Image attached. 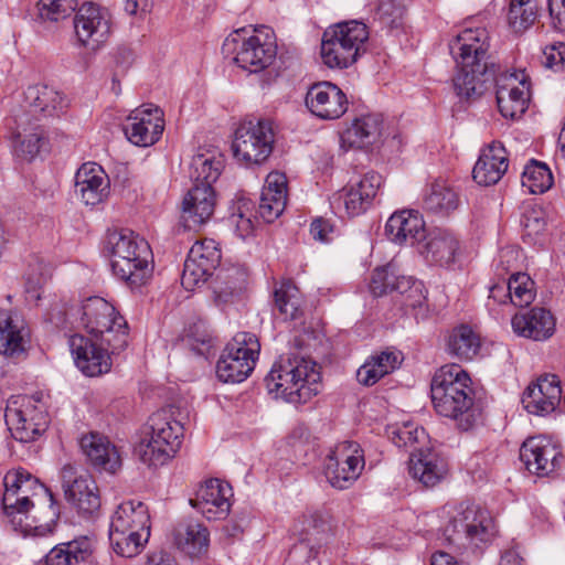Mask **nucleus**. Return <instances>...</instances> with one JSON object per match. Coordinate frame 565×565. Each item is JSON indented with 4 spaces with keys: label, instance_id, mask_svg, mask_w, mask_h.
I'll return each mask as SVG.
<instances>
[{
    "label": "nucleus",
    "instance_id": "obj_1",
    "mask_svg": "<svg viewBox=\"0 0 565 565\" xmlns=\"http://www.w3.org/2000/svg\"><path fill=\"white\" fill-rule=\"evenodd\" d=\"M3 484L2 508L12 529L23 536L51 534L58 518L51 492L24 470L9 471Z\"/></svg>",
    "mask_w": 565,
    "mask_h": 565
},
{
    "label": "nucleus",
    "instance_id": "obj_2",
    "mask_svg": "<svg viewBox=\"0 0 565 565\" xmlns=\"http://www.w3.org/2000/svg\"><path fill=\"white\" fill-rule=\"evenodd\" d=\"M434 409L456 422L461 430L471 429L480 418L469 374L458 364H446L434 375L430 384Z\"/></svg>",
    "mask_w": 565,
    "mask_h": 565
},
{
    "label": "nucleus",
    "instance_id": "obj_3",
    "mask_svg": "<svg viewBox=\"0 0 565 565\" xmlns=\"http://www.w3.org/2000/svg\"><path fill=\"white\" fill-rule=\"evenodd\" d=\"M268 393L291 404H305L322 388L319 365L302 356L275 363L265 379Z\"/></svg>",
    "mask_w": 565,
    "mask_h": 565
},
{
    "label": "nucleus",
    "instance_id": "obj_4",
    "mask_svg": "<svg viewBox=\"0 0 565 565\" xmlns=\"http://www.w3.org/2000/svg\"><path fill=\"white\" fill-rule=\"evenodd\" d=\"M74 315L90 338L105 343L110 348L111 353H119L127 348L129 340L127 321L115 306L104 298H87Z\"/></svg>",
    "mask_w": 565,
    "mask_h": 565
},
{
    "label": "nucleus",
    "instance_id": "obj_5",
    "mask_svg": "<svg viewBox=\"0 0 565 565\" xmlns=\"http://www.w3.org/2000/svg\"><path fill=\"white\" fill-rule=\"evenodd\" d=\"M113 273L131 287H139L151 277V249L147 241L131 231L114 232L108 236Z\"/></svg>",
    "mask_w": 565,
    "mask_h": 565
},
{
    "label": "nucleus",
    "instance_id": "obj_6",
    "mask_svg": "<svg viewBox=\"0 0 565 565\" xmlns=\"http://www.w3.org/2000/svg\"><path fill=\"white\" fill-rule=\"evenodd\" d=\"M367 26L360 21H343L327 28L322 34L320 55L329 68L343 70L365 52Z\"/></svg>",
    "mask_w": 565,
    "mask_h": 565
},
{
    "label": "nucleus",
    "instance_id": "obj_7",
    "mask_svg": "<svg viewBox=\"0 0 565 565\" xmlns=\"http://www.w3.org/2000/svg\"><path fill=\"white\" fill-rule=\"evenodd\" d=\"M223 51L233 55L234 63L241 68L258 73L274 63L277 43L268 29H238L225 39Z\"/></svg>",
    "mask_w": 565,
    "mask_h": 565
},
{
    "label": "nucleus",
    "instance_id": "obj_8",
    "mask_svg": "<svg viewBox=\"0 0 565 565\" xmlns=\"http://www.w3.org/2000/svg\"><path fill=\"white\" fill-rule=\"evenodd\" d=\"M149 438L142 440L136 451L148 466H163L171 460L182 445L184 428L174 417L172 407L163 408L150 417Z\"/></svg>",
    "mask_w": 565,
    "mask_h": 565
},
{
    "label": "nucleus",
    "instance_id": "obj_9",
    "mask_svg": "<svg viewBox=\"0 0 565 565\" xmlns=\"http://www.w3.org/2000/svg\"><path fill=\"white\" fill-rule=\"evenodd\" d=\"M495 533V524L490 513L473 504L455 508L445 526L449 543L465 548L481 547L490 543Z\"/></svg>",
    "mask_w": 565,
    "mask_h": 565
},
{
    "label": "nucleus",
    "instance_id": "obj_10",
    "mask_svg": "<svg viewBox=\"0 0 565 565\" xmlns=\"http://www.w3.org/2000/svg\"><path fill=\"white\" fill-rule=\"evenodd\" d=\"M6 423L14 439L30 443L49 427L50 416L42 394L11 396L6 407Z\"/></svg>",
    "mask_w": 565,
    "mask_h": 565
},
{
    "label": "nucleus",
    "instance_id": "obj_11",
    "mask_svg": "<svg viewBox=\"0 0 565 565\" xmlns=\"http://www.w3.org/2000/svg\"><path fill=\"white\" fill-rule=\"evenodd\" d=\"M274 141L275 136L269 121H243L234 132L233 156L246 167L259 166L271 154Z\"/></svg>",
    "mask_w": 565,
    "mask_h": 565
},
{
    "label": "nucleus",
    "instance_id": "obj_12",
    "mask_svg": "<svg viewBox=\"0 0 565 565\" xmlns=\"http://www.w3.org/2000/svg\"><path fill=\"white\" fill-rule=\"evenodd\" d=\"M260 344L255 334L238 332L227 344L216 365V374L224 383H241L254 370Z\"/></svg>",
    "mask_w": 565,
    "mask_h": 565
},
{
    "label": "nucleus",
    "instance_id": "obj_13",
    "mask_svg": "<svg viewBox=\"0 0 565 565\" xmlns=\"http://www.w3.org/2000/svg\"><path fill=\"white\" fill-rule=\"evenodd\" d=\"M364 468V457L355 441L339 443L324 461V476L335 489H348L360 477Z\"/></svg>",
    "mask_w": 565,
    "mask_h": 565
},
{
    "label": "nucleus",
    "instance_id": "obj_14",
    "mask_svg": "<svg viewBox=\"0 0 565 565\" xmlns=\"http://www.w3.org/2000/svg\"><path fill=\"white\" fill-rule=\"evenodd\" d=\"M73 24L77 42L89 51L102 49L111 35L110 14L93 2L78 8Z\"/></svg>",
    "mask_w": 565,
    "mask_h": 565
},
{
    "label": "nucleus",
    "instance_id": "obj_15",
    "mask_svg": "<svg viewBox=\"0 0 565 565\" xmlns=\"http://www.w3.org/2000/svg\"><path fill=\"white\" fill-rule=\"evenodd\" d=\"M221 262V250L213 239L196 242L184 262L181 284L186 290H194L212 276Z\"/></svg>",
    "mask_w": 565,
    "mask_h": 565
},
{
    "label": "nucleus",
    "instance_id": "obj_16",
    "mask_svg": "<svg viewBox=\"0 0 565 565\" xmlns=\"http://www.w3.org/2000/svg\"><path fill=\"white\" fill-rule=\"evenodd\" d=\"M163 130V111L152 104L134 109L127 117L124 128L127 139L138 147L154 145L161 138Z\"/></svg>",
    "mask_w": 565,
    "mask_h": 565
},
{
    "label": "nucleus",
    "instance_id": "obj_17",
    "mask_svg": "<svg viewBox=\"0 0 565 565\" xmlns=\"http://www.w3.org/2000/svg\"><path fill=\"white\" fill-rule=\"evenodd\" d=\"M62 480L65 499L78 511L90 514L99 509V491L87 471L66 465L62 469Z\"/></svg>",
    "mask_w": 565,
    "mask_h": 565
},
{
    "label": "nucleus",
    "instance_id": "obj_18",
    "mask_svg": "<svg viewBox=\"0 0 565 565\" xmlns=\"http://www.w3.org/2000/svg\"><path fill=\"white\" fill-rule=\"evenodd\" d=\"M530 100V83L524 72L503 74L497 78V104L505 118L522 116Z\"/></svg>",
    "mask_w": 565,
    "mask_h": 565
},
{
    "label": "nucleus",
    "instance_id": "obj_19",
    "mask_svg": "<svg viewBox=\"0 0 565 565\" xmlns=\"http://www.w3.org/2000/svg\"><path fill=\"white\" fill-rule=\"evenodd\" d=\"M305 103L309 111L323 120H334L348 110V97L331 82L313 84L307 92Z\"/></svg>",
    "mask_w": 565,
    "mask_h": 565
},
{
    "label": "nucleus",
    "instance_id": "obj_20",
    "mask_svg": "<svg viewBox=\"0 0 565 565\" xmlns=\"http://www.w3.org/2000/svg\"><path fill=\"white\" fill-rule=\"evenodd\" d=\"M70 347L76 366L86 376H99L110 371V348L102 341L75 334L70 339Z\"/></svg>",
    "mask_w": 565,
    "mask_h": 565
},
{
    "label": "nucleus",
    "instance_id": "obj_21",
    "mask_svg": "<svg viewBox=\"0 0 565 565\" xmlns=\"http://www.w3.org/2000/svg\"><path fill=\"white\" fill-rule=\"evenodd\" d=\"M520 458L530 472L545 477L559 467L563 455L559 447L550 438L537 436L522 444Z\"/></svg>",
    "mask_w": 565,
    "mask_h": 565
},
{
    "label": "nucleus",
    "instance_id": "obj_22",
    "mask_svg": "<svg viewBox=\"0 0 565 565\" xmlns=\"http://www.w3.org/2000/svg\"><path fill=\"white\" fill-rule=\"evenodd\" d=\"M232 488L220 479L203 482L190 500L191 505L207 520H224L231 510Z\"/></svg>",
    "mask_w": 565,
    "mask_h": 565
},
{
    "label": "nucleus",
    "instance_id": "obj_23",
    "mask_svg": "<svg viewBox=\"0 0 565 565\" xmlns=\"http://www.w3.org/2000/svg\"><path fill=\"white\" fill-rule=\"evenodd\" d=\"M562 398L561 381L555 374H546L529 384L522 395L527 413L545 416L555 411Z\"/></svg>",
    "mask_w": 565,
    "mask_h": 565
},
{
    "label": "nucleus",
    "instance_id": "obj_24",
    "mask_svg": "<svg viewBox=\"0 0 565 565\" xmlns=\"http://www.w3.org/2000/svg\"><path fill=\"white\" fill-rule=\"evenodd\" d=\"M449 49L457 65H477V72L482 64H488V33L483 28L465 29L450 42Z\"/></svg>",
    "mask_w": 565,
    "mask_h": 565
},
{
    "label": "nucleus",
    "instance_id": "obj_25",
    "mask_svg": "<svg viewBox=\"0 0 565 565\" xmlns=\"http://www.w3.org/2000/svg\"><path fill=\"white\" fill-rule=\"evenodd\" d=\"M216 194L213 186L193 185L184 195L181 205V222L188 230H198L213 215Z\"/></svg>",
    "mask_w": 565,
    "mask_h": 565
},
{
    "label": "nucleus",
    "instance_id": "obj_26",
    "mask_svg": "<svg viewBox=\"0 0 565 565\" xmlns=\"http://www.w3.org/2000/svg\"><path fill=\"white\" fill-rule=\"evenodd\" d=\"M513 332L524 339L543 342L551 339L556 331V319L542 307L515 313L511 319Z\"/></svg>",
    "mask_w": 565,
    "mask_h": 565
},
{
    "label": "nucleus",
    "instance_id": "obj_27",
    "mask_svg": "<svg viewBox=\"0 0 565 565\" xmlns=\"http://www.w3.org/2000/svg\"><path fill=\"white\" fill-rule=\"evenodd\" d=\"M109 178L95 162L83 163L75 174V193L86 205H97L109 195Z\"/></svg>",
    "mask_w": 565,
    "mask_h": 565
},
{
    "label": "nucleus",
    "instance_id": "obj_28",
    "mask_svg": "<svg viewBox=\"0 0 565 565\" xmlns=\"http://www.w3.org/2000/svg\"><path fill=\"white\" fill-rule=\"evenodd\" d=\"M384 120L381 115L369 114L355 118L343 131L341 142L348 149H369L382 142Z\"/></svg>",
    "mask_w": 565,
    "mask_h": 565
},
{
    "label": "nucleus",
    "instance_id": "obj_29",
    "mask_svg": "<svg viewBox=\"0 0 565 565\" xmlns=\"http://www.w3.org/2000/svg\"><path fill=\"white\" fill-rule=\"evenodd\" d=\"M385 233L388 239L396 244L414 246L426 238L425 222L418 211L402 210L388 217Z\"/></svg>",
    "mask_w": 565,
    "mask_h": 565
},
{
    "label": "nucleus",
    "instance_id": "obj_30",
    "mask_svg": "<svg viewBox=\"0 0 565 565\" xmlns=\"http://www.w3.org/2000/svg\"><path fill=\"white\" fill-rule=\"evenodd\" d=\"M508 167L509 158L505 148L501 142L493 141L481 151L473 167L472 177L481 185H492L502 179Z\"/></svg>",
    "mask_w": 565,
    "mask_h": 565
},
{
    "label": "nucleus",
    "instance_id": "obj_31",
    "mask_svg": "<svg viewBox=\"0 0 565 565\" xmlns=\"http://www.w3.org/2000/svg\"><path fill=\"white\" fill-rule=\"evenodd\" d=\"M409 476L430 488L438 484L448 472V465L444 457L431 449L414 451L408 460Z\"/></svg>",
    "mask_w": 565,
    "mask_h": 565
},
{
    "label": "nucleus",
    "instance_id": "obj_32",
    "mask_svg": "<svg viewBox=\"0 0 565 565\" xmlns=\"http://www.w3.org/2000/svg\"><path fill=\"white\" fill-rule=\"evenodd\" d=\"M287 202V178L282 172L271 171L265 179L258 213L265 222H274L281 215Z\"/></svg>",
    "mask_w": 565,
    "mask_h": 565
},
{
    "label": "nucleus",
    "instance_id": "obj_33",
    "mask_svg": "<svg viewBox=\"0 0 565 565\" xmlns=\"http://www.w3.org/2000/svg\"><path fill=\"white\" fill-rule=\"evenodd\" d=\"M420 253L426 260L439 265L449 266L461 256V245L457 236L446 230H436L427 237Z\"/></svg>",
    "mask_w": 565,
    "mask_h": 565
},
{
    "label": "nucleus",
    "instance_id": "obj_34",
    "mask_svg": "<svg viewBox=\"0 0 565 565\" xmlns=\"http://www.w3.org/2000/svg\"><path fill=\"white\" fill-rule=\"evenodd\" d=\"M81 447L92 465L100 470L114 473L121 466L118 449L100 434L90 433L82 437Z\"/></svg>",
    "mask_w": 565,
    "mask_h": 565
},
{
    "label": "nucleus",
    "instance_id": "obj_35",
    "mask_svg": "<svg viewBox=\"0 0 565 565\" xmlns=\"http://www.w3.org/2000/svg\"><path fill=\"white\" fill-rule=\"evenodd\" d=\"M25 322L15 311H0V353L12 356L24 351Z\"/></svg>",
    "mask_w": 565,
    "mask_h": 565
},
{
    "label": "nucleus",
    "instance_id": "obj_36",
    "mask_svg": "<svg viewBox=\"0 0 565 565\" xmlns=\"http://www.w3.org/2000/svg\"><path fill=\"white\" fill-rule=\"evenodd\" d=\"M402 354L395 351H382L371 355L358 370L356 379L365 386H372L385 375L394 372L402 363Z\"/></svg>",
    "mask_w": 565,
    "mask_h": 565
},
{
    "label": "nucleus",
    "instance_id": "obj_37",
    "mask_svg": "<svg viewBox=\"0 0 565 565\" xmlns=\"http://www.w3.org/2000/svg\"><path fill=\"white\" fill-rule=\"evenodd\" d=\"M25 99L33 113H40L44 117L58 115L67 106L65 97L47 85L28 87Z\"/></svg>",
    "mask_w": 565,
    "mask_h": 565
},
{
    "label": "nucleus",
    "instance_id": "obj_38",
    "mask_svg": "<svg viewBox=\"0 0 565 565\" xmlns=\"http://www.w3.org/2000/svg\"><path fill=\"white\" fill-rule=\"evenodd\" d=\"M480 349V335L467 324L454 328L447 338L448 353L459 361H471Z\"/></svg>",
    "mask_w": 565,
    "mask_h": 565
},
{
    "label": "nucleus",
    "instance_id": "obj_39",
    "mask_svg": "<svg viewBox=\"0 0 565 565\" xmlns=\"http://www.w3.org/2000/svg\"><path fill=\"white\" fill-rule=\"evenodd\" d=\"M175 545L190 556H199L207 551L210 534L200 523H181L173 531Z\"/></svg>",
    "mask_w": 565,
    "mask_h": 565
},
{
    "label": "nucleus",
    "instance_id": "obj_40",
    "mask_svg": "<svg viewBox=\"0 0 565 565\" xmlns=\"http://www.w3.org/2000/svg\"><path fill=\"white\" fill-rule=\"evenodd\" d=\"M150 527L148 508L140 501H125L114 511L109 531Z\"/></svg>",
    "mask_w": 565,
    "mask_h": 565
},
{
    "label": "nucleus",
    "instance_id": "obj_41",
    "mask_svg": "<svg viewBox=\"0 0 565 565\" xmlns=\"http://www.w3.org/2000/svg\"><path fill=\"white\" fill-rule=\"evenodd\" d=\"M150 537V527L109 531L113 551L121 557H135L141 553Z\"/></svg>",
    "mask_w": 565,
    "mask_h": 565
},
{
    "label": "nucleus",
    "instance_id": "obj_42",
    "mask_svg": "<svg viewBox=\"0 0 565 565\" xmlns=\"http://www.w3.org/2000/svg\"><path fill=\"white\" fill-rule=\"evenodd\" d=\"M458 72L454 77V86L459 96L469 98L473 95H481L484 84L491 79L493 71L488 64H482V70L477 72V65H457Z\"/></svg>",
    "mask_w": 565,
    "mask_h": 565
},
{
    "label": "nucleus",
    "instance_id": "obj_43",
    "mask_svg": "<svg viewBox=\"0 0 565 565\" xmlns=\"http://www.w3.org/2000/svg\"><path fill=\"white\" fill-rule=\"evenodd\" d=\"M42 142L43 130L40 126L19 125L13 135V151L17 157L31 161L39 154Z\"/></svg>",
    "mask_w": 565,
    "mask_h": 565
},
{
    "label": "nucleus",
    "instance_id": "obj_44",
    "mask_svg": "<svg viewBox=\"0 0 565 565\" xmlns=\"http://www.w3.org/2000/svg\"><path fill=\"white\" fill-rule=\"evenodd\" d=\"M275 307L285 320H295L301 315V294L290 281H282L274 292Z\"/></svg>",
    "mask_w": 565,
    "mask_h": 565
},
{
    "label": "nucleus",
    "instance_id": "obj_45",
    "mask_svg": "<svg viewBox=\"0 0 565 565\" xmlns=\"http://www.w3.org/2000/svg\"><path fill=\"white\" fill-rule=\"evenodd\" d=\"M426 205L430 211L449 213L458 207L459 196L446 181H436L426 198Z\"/></svg>",
    "mask_w": 565,
    "mask_h": 565
},
{
    "label": "nucleus",
    "instance_id": "obj_46",
    "mask_svg": "<svg viewBox=\"0 0 565 565\" xmlns=\"http://www.w3.org/2000/svg\"><path fill=\"white\" fill-rule=\"evenodd\" d=\"M221 161L214 157L199 153L191 161V178L193 185H210L218 179L221 173Z\"/></svg>",
    "mask_w": 565,
    "mask_h": 565
},
{
    "label": "nucleus",
    "instance_id": "obj_47",
    "mask_svg": "<svg viewBox=\"0 0 565 565\" xmlns=\"http://www.w3.org/2000/svg\"><path fill=\"white\" fill-rule=\"evenodd\" d=\"M246 274L243 270H227L214 287V300L217 305L230 302L235 296H238L245 288Z\"/></svg>",
    "mask_w": 565,
    "mask_h": 565
},
{
    "label": "nucleus",
    "instance_id": "obj_48",
    "mask_svg": "<svg viewBox=\"0 0 565 565\" xmlns=\"http://www.w3.org/2000/svg\"><path fill=\"white\" fill-rule=\"evenodd\" d=\"M537 18L536 0H511L508 13L509 25L515 32H523L534 24Z\"/></svg>",
    "mask_w": 565,
    "mask_h": 565
},
{
    "label": "nucleus",
    "instance_id": "obj_49",
    "mask_svg": "<svg viewBox=\"0 0 565 565\" xmlns=\"http://www.w3.org/2000/svg\"><path fill=\"white\" fill-rule=\"evenodd\" d=\"M521 182L530 193H544L552 186L553 175L546 164L533 160L524 168Z\"/></svg>",
    "mask_w": 565,
    "mask_h": 565
},
{
    "label": "nucleus",
    "instance_id": "obj_50",
    "mask_svg": "<svg viewBox=\"0 0 565 565\" xmlns=\"http://www.w3.org/2000/svg\"><path fill=\"white\" fill-rule=\"evenodd\" d=\"M508 297L515 307H526L535 299L534 281L527 274L512 275L507 285Z\"/></svg>",
    "mask_w": 565,
    "mask_h": 565
},
{
    "label": "nucleus",
    "instance_id": "obj_51",
    "mask_svg": "<svg viewBox=\"0 0 565 565\" xmlns=\"http://www.w3.org/2000/svg\"><path fill=\"white\" fill-rule=\"evenodd\" d=\"M252 202L239 199L232 207V214L227 218L228 225L234 228L236 235L244 239L253 234Z\"/></svg>",
    "mask_w": 565,
    "mask_h": 565
},
{
    "label": "nucleus",
    "instance_id": "obj_52",
    "mask_svg": "<svg viewBox=\"0 0 565 565\" xmlns=\"http://www.w3.org/2000/svg\"><path fill=\"white\" fill-rule=\"evenodd\" d=\"M395 282L393 291H397L401 295H406L405 305L407 307L416 308L420 307L425 301L423 284L412 276H405L401 274L397 267V274L395 276Z\"/></svg>",
    "mask_w": 565,
    "mask_h": 565
},
{
    "label": "nucleus",
    "instance_id": "obj_53",
    "mask_svg": "<svg viewBox=\"0 0 565 565\" xmlns=\"http://www.w3.org/2000/svg\"><path fill=\"white\" fill-rule=\"evenodd\" d=\"M397 274V265L388 263L383 267H377L373 270L370 290L375 297H381L390 291H393L395 276Z\"/></svg>",
    "mask_w": 565,
    "mask_h": 565
},
{
    "label": "nucleus",
    "instance_id": "obj_54",
    "mask_svg": "<svg viewBox=\"0 0 565 565\" xmlns=\"http://www.w3.org/2000/svg\"><path fill=\"white\" fill-rule=\"evenodd\" d=\"M38 7L43 20L58 21L75 10L76 0H40Z\"/></svg>",
    "mask_w": 565,
    "mask_h": 565
},
{
    "label": "nucleus",
    "instance_id": "obj_55",
    "mask_svg": "<svg viewBox=\"0 0 565 565\" xmlns=\"http://www.w3.org/2000/svg\"><path fill=\"white\" fill-rule=\"evenodd\" d=\"M302 540L319 539L328 530L327 522L317 513L303 515L295 525Z\"/></svg>",
    "mask_w": 565,
    "mask_h": 565
},
{
    "label": "nucleus",
    "instance_id": "obj_56",
    "mask_svg": "<svg viewBox=\"0 0 565 565\" xmlns=\"http://www.w3.org/2000/svg\"><path fill=\"white\" fill-rule=\"evenodd\" d=\"M383 179L382 175L374 171H369L363 174L361 178L351 181L349 184L355 189L361 195H363V200L371 206L373 200L375 199Z\"/></svg>",
    "mask_w": 565,
    "mask_h": 565
},
{
    "label": "nucleus",
    "instance_id": "obj_57",
    "mask_svg": "<svg viewBox=\"0 0 565 565\" xmlns=\"http://www.w3.org/2000/svg\"><path fill=\"white\" fill-rule=\"evenodd\" d=\"M393 443L397 447L413 446L426 438L424 428L418 427L414 423H405L392 431Z\"/></svg>",
    "mask_w": 565,
    "mask_h": 565
},
{
    "label": "nucleus",
    "instance_id": "obj_58",
    "mask_svg": "<svg viewBox=\"0 0 565 565\" xmlns=\"http://www.w3.org/2000/svg\"><path fill=\"white\" fill-rule=\"evenodd\" d=\"M524 236L534 241L546 227L544 211L541 207L526 210L523 216Z\"/></svg>",
    "mask_w": 565,
    "mask_h": 565
},
{
    "label": "nucleus",
    "instance_id": "obj_59",
    "mask_svg": "<svg viewBox=\"0 0 565 565\" xmlns=\"http://www.w3.org/2000/svg\"><path fill=\"white\" fill-rule=\"evenodd\" d=\"M542 63L554 71L565 70V43L561 41L548 43L544 46Z\"/></svg>",
    "mask_w": 565,
    "mask_h": 565
},
{
    "label": "nucleus",
    "instance_id": "obj_60",
    "mask_svg": "<svg viewBox=\"0 0 565 565\" xmlns=\"http://www.w3.org/2000/svg\"><path fill=\"white\" fill-rule=\"evenodd\" d=\"M71 564L86 562L93 554V542L87 537H79L65 543Z\"/></svg>",
    "mask_w": 565,
    "mask_h": 565
},
{
    "label": "nucleus",
    "instance_id": "obj_61",
    "mask_svg": "<svg viewBox=\"0 0 565 565\" xmlns=\"http://www.w3.org/2000/svg\"><path fill=\"white\" fill-rule=\"evenodd\" d=\"M343 204L349 216H358L370 207L363 195L350 184L343 190Z\"/></svg>",
    "mask_w": 565,
    "mask_h": 565
},
{
    "label": "nucleus",
    "instance_id": "obj_62",
    "mask_svg": "<svg viewBox=\"0 0 565 565\" xmlns=\"http://www.w3.org/2000/svg\"><path fill=\"white\" fill-rule=\"evenodd\" d=\"M25 292L31 300H40L41 290L45 282V277L41 271L40 266L32 268L28 274H25Z\"/></svg>",
    "mask_w": 565,
    "mask_h": 565
},
{
    "label": "nucleus",
    "instance_id": "obj_63",
    "mask_svg": "<svg viewBox=\"0 0 565 565\" xmlns=\"http://www.w3.org/2000/svg\"><path fill=\"white\" fill-rule=\"evenodd\" d=\"M552 24L561 32H565V0H547Z\"/></svg>",
    "mask_w": 565,
    "mask_h": 565
},
{
    "label": "nucleus",
    "instance_id": "obj_64",
    "mask_svg": "<svg viewBox=\"0 0 565 565\" xmlns=\"http://www.w3.org/2000/svg\"><path fill=\"white\" fill-rule=\"evenodd\" d=\"M46 565H72L65 543L54 546L45 556Z\"/></svg>",
    "mask_w": 565,
    "mask_h": 565
}]
</instances>
